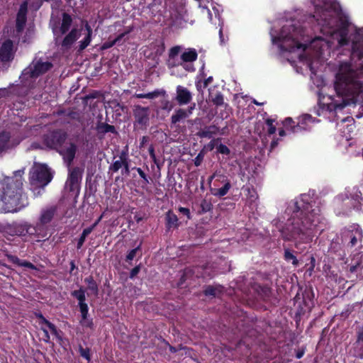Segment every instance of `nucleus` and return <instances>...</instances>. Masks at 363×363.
<instances>
[{
    "instance_id": "423d86ee",
    "label": "nucleus",
    "mask_w": 363,
    "mask_h": 363,
    "mask_svg": "<svg viewBox=\"0 0 363 363\" xmlns=\"http://www.w3.org/2000/svg\"><path fill=\"white\" fill-rule=\"evenodd\" d=\"M52 67L51 63L48 62H41L40 60L33 61L32 64L25 69L21 76V82L25 84L33 79L46 72Z\"/></svg>"
},
{
    "instance_id": "58836bf2",
    "label": "nucleus",
    "mask_w": 363,
    "mask_h": 363,
    "mask_svg": "<svg viewBox=\"0 0 363 363\" xmlns=\"http://www.w3.org/2000/svg\"><path fill=\"white\" fill-rule=\"evenodd\" d=\"M79 306L81 312L82 317L88 316L89 308L87 304L84 303H79Z\"/></svg>"
},
{
    "instance_id": "0eeeda50",
    "label": "nucleus",
    "mask_w": 363,
    "mask_h": 363,
    "mask_svg": "<svg viewBox=\"0 0 363 363\" xmlns=\"http://www.w3.org/2000/svg\"><path fill=\"white\" fill-rule=\"evenodd\" d=\"M318 122L311 116L306 114L302 116L298 121L297 125H292L293 123L291 118H287L284 121V125L287 130H290L293 133H298L302 130H308L311 128V124Z\"/></svg>"
},
{
    "instance_id": "4be33fe9",
    "label": "nucleus",
    "mask_w": 363,
    "mask_h": 363,
    "mask_svg": "<svg viewBox=\"0 0 363 363\" xmlns=\"http://www.w3.org/2000/svg\"><path fill=\"white\" fill-rule=\"evenodd\" d=\"M19 141L13 142L10 140V135L8 133H2L0 134V152L9 149L17 144H18Z\"/></svg>"
},
{
    "instance_id": "37998d69",
    "label": "nucleus",
    "mask_w": 363,
    "mask_h": 363,
    "mask_svg": "<svg viewBox=\"0 0 363 363\" xmlns=\"http://www.w3.org/2000/svg\"><path fill=\"white\" fill-rule=\"evenodd\" d=\"M218 152L220 154H223V155H228L230 154V150L229 148L225 145H223V144H220L218 147Z\"/></svg>"
},
{
    "instance_id": "ea45409f",
    "label": "nucleus",
    "mask_w": 363,
    "mask_h": 363,
    "mask_svg": "<svg viewBox=\"0 0 363 363\" xmlns=\"http://www.w3.org/2000/svg\"><path fill=\"white\" fill-rule=\"evenodd\" d=\"M274 120L272 119H267L266 123L268 126V133L269 134H274L276 132V127L273 125Z\"/></svg>"
},
{
    "instance_id": "5701e85b",
    "label": "nucleus",
    "mask_w": 363,
    "mask_h": 363,
    "mask_svg": "<svg viewBox=\"0 0 363 363\" xmlns=\"http://www.w3.org/2000/svg\"><path fill=\"white\" fill-rule=\"evenodd\" d=\"M131 30H132V28H129L127 30L119 34L114 40H108V41L104 43L103 45H101V49L102 50L108 49V48L113 47L114 45L120 43L121 40L123 39V38L125 35H128L129 33H130Z\"/></svg>"
},
{
    "instance_id": "4d7b16f0",
    "label": "nucleus",
    "mask_w": 363,
    "mask_h": 363,
    "mask_svg": "<svg viewBox=\"0 0 363 363\" xmlns=\"http://www.w3.org/2000/svg\"><path fill=\"white\" fill-rule=\"evenodd\" d=\"M42 330H43V333H44V335H45L44 340H45V342H48V341H49V340H50V336H49V335H48V330H46L45 328H43V327H42Z\"/></svg>"
},
{
    "instance_id": "9d476101",
    "label": "nucleus",
    "mask_w": 363,
    "mask_h": 363,
    "mask_svg": "<svg viewBox=\"0 0 363 363\" xmlns=\"http://www.w3.org/2000/svg\"><path fill=\"white\" fill-rule=\"evenodd\" d=\"M66 133L61 130H57L46 135L44 143L50 148L58 150L66 140Z\"/></svg>"
},
{
    "instance_id": "c756f323",
    "label": "nucleus",
    "mask_w": 363,
    "mask_h": 363,
    "mask_svg": "<svg viewBox=\"0 0 363 363\" xmlns=\"http://www.w3.org/2000/svg\"><path fill=\"white\" fill-rule=\"evenodd\" d=\"M36 316L40 319V325H46L52 333L57 335V330L54 324L46 320L41 313H37Z\"/></svg>"
},
{
    "instance_id": "b1692460",
    "label": "nucleus",
    "mask_w": 363,
    "mask_h": 363,
    "mask_svg": "<svg viewBox=\"0 0 363 363\" xmlns=\"http://www.w3.org/2000/svg\"><path fill=\"white\" fill-rule=\"evenodd\" d=\"M8 259L10 262L18 266L27 267L30 269H36L35 265H33L31 262H27L26 260H21L16 256L9 255Z\"/></svg>"
},
{
    "instance_id": "0e129e2a",
    "label": "nucleus",
    "mask_w": 363,
    "mask_h": 363,
    "mask_svg": "<svg viewBox=\"0 0 363 363\" xmlns=\"http://www.w3.org/2000/svg\"><path fill=\"white\" fill-rule=\"evenodd\" d=\"M150 155L152 157H155V153H154V150L152 147H150Z\"/></svg>"
},
{
    "instance_id": "f257e3e1",
    "label": "nucleus",
    "mask_w": 363,
    "mask_h": 363,
    "mask_svg": "<svg viewBox=\"0 0 363 363\" xmlns=\"http://www.w3.org/2000/svg\"><path fill=\"white\" fill-rule=\"evenodd\" d=\"M315 14L307 22L294 17L281 18L270 35L291 65L299 62L315 74L330 55L334 46L348 43L347 31L340 26V6L336 0H311Z\"/></svg>"
},
{
    "instance_id": "cd10ccee",
    "label": "nucleus",
    "mask_w": 363,
    "mask_h": 363,
    "mask_svg": "<svg viewBox=\"0 0 363 363\" xmlns=\"http://www.w3.org/2000/svg\"><path fill=\"white\" fill-rule=\"evenodd\" d=\"M230 187H231L230 183L229 182H225V184H224V186L223 187H221L220 189H215L212 190V194L214 196H218V197L224 196L225 195H226L228 194Z\"/></svg>"
},
{
    "instance_id": "412c9836",
    "label": "nucleus",
    "mask_w": 363,
    "mask_h": 363,
    "mask_svg": "<svg viewBox=\"0 0 363 363\" xmlns=\"http://www.w3.org/2000/svg\"><path fill=\"white\" fill-rule=\"evenodd\" d=\"M81 30L77 28H73L72 30L64 38L62 42V46L68 49L74 44V43L79 38Z\"/></svg>"
},
{
    "instance_id": "69168bd1",
    "label": "nucleus",
    "mask_w": 363,
    "mask_h": 363,
    "mask_svg": "<svg viewBox=\"0 0 363 363\" xmlns=\"http://www.w3.org/2000/svg\"><path fill=\"white\" fill-rule=\"evenodd\" d=\"M164 108H168L169 111H170L172 108V106L169 104V102L167 103V106L164 107Z\"/></svg>"
},
{
    "instance_id": "c03bdc74",
    "label": "nucleus",
    "mask_w": 363,
    "mask_h": 363,
    "mask_svg": "<svg viewBox=\"0 0 363 363\" xmlns=\"http://www.w3.org/2000/svg\"><path fill=\"white\" fill-rule=\"evenodd\" d=\"M138 249L139 247H136L131 250L126 256V260L129 262L132 261L135 258Z\"/></svg>"
},
{
    "instance_id": "39448f33",
    "label": "nucleus",
    "mask_w": 363,
    "mask_h": 363,
    "mask_svg": "<svg viewBox=\"0 0 363 363\" xmlns=\"http://www.w3.org/2000/svg\"><path fill=\"white\" fill-rule=\"evenodd\" d=\"M52 179V173L47 164L34 162L30 172V182L32 186L43 188Z\"/></svg>"
},
{
    "instance_id": "680f3d73",
    "label": "nucleus",
    "mask_w": 363,
    "mask_h": 363,
    "mask_svg": "<svg viewBox=\"0 0 363 363\" xmlns=\"http://www.w3.org/2000/svg\"><path fill=\"white\" fill-rule=\"evenodd\" d=\"M194 108H195V104H194L192 106L189 107V110L187 111V113L189 114V116L190 114H191L192 111L194 109Z\"/></svg>"
},
{
    "instance_id": "7c9ffc66",
    "label": "nucleus",
    "mask_w": 363,
    "mask_h": 363,
    "mask_svg": "<svg viewBox=\"0 0 363 363\" xmlns=\"http://www.w3.org/2000/svg\"><path fill=\"white\" fill-rule=\"evenodd\" d=\"M167 223L168 228L177 227L178 218L177 216L172 211H168L166 215Z\"/></svg>"
},
{
    "instance_id": "7ed1b4c3",
    "label": "nucleus",
    "mask_w": 363,
    "mask_h": 363,
    "mask_svg": "<svg viewBox=\"0 0 363 363\" xmlns=\"http://www.w3.org/2000/svg\"><path fill=\"white\" fill-rule=\"evenodd\" d=\"M320 209L311 203L308 194H303L291 201L282 216L277 228L282 238L294 241L295 247L303 252L304 244L310 243L320 220Z\"/></svg>"
},
{
    "instance_id": "72a5a7b5",
    "label": "nucleus",
    "mask_w": 363,
    "mask_h": 363,
    "mask_svg": "<svg viewBox=\"0 0 363 363\" xmlns=\"http://www.w3.org/2000/svg\"><path fill=\"white\" fill-rule=\"evenodd\" d=\"M284 258L288 262L291 261V263L294 266H297L298 264V261L296 256L288 249L284 251Z\"/></svg>"
},
{
    "instance_id": "de8ad7c7",
    "label": "nucleus",
    "mask_w": 363,
    "mask_h": 363,
    "mask_svg": "<svg viewBox=\"0 0 363 363\" xmlns=\"http://www.w3.org/2000/svg\"><path fill=\"white\" fill-rule=\"evenodd\" d=\"M205 294L206 296H216V290L211 287V286H208L206 290H205Z\"/></svg>"
},
{
    "instance_id": "a211bd4d",
    "label": "nucleus",
    "mask_w": 363,
    "mask_h": 363,
    "mask_svg": "<svg viewBox=\"0 0 363 363\" xmlns=\"http://www.w3.org/2000/svg\"><path fill=\"white\" fill-rule=\"evenodd\" d=\"M136 123L141 125H145L149 121V108L135 106L133 110Z\"/></svg>"
},
{
    "instance_id": "e2e57ef3",
    "label": "nucleus",
    "mask_w": 363,
    "mask_h": 363,
    "mask_svg": "<svg viewBox=\"0 0 363 363\" xmlns=\"http://www.w3.org/2000/svg\"><path fill=\"white\" fill-rule=\"evenodd\" d=\"M102 216H101L92 225L91 227H94V229L95 228V227L98 225V223H99V221L101 220Z\"/></svg>"
},
{
    "instance_id": "c85d7f7f",
    "label": "nucleus",
    "mask_w": 363,
    "mask_h": 363,
    "mask_svg": "<svg viewBox=\"0 0 363 363\" xmlns=\"http://www.w3.org/2000/svg\"><path fill=\"white\" fill-rule=\"evenodd\" d=\"M164 94V91H160V90H155L154 91L149 92L147 94H135L134 95L135 97L138 99H152L157 96H159L160 94Z\"/></svg>"
},
{
    "instance_id": "9b49d317",
    "label": "nucleus",
    "mask_w": 363,
    "mask_h": 363,
    "mask_svg": "<svg viewBox=\"0 0 363 363\" xmlns=\"http://www.w3.org/2000/svg\"><path fill=\"white\" fill-rule=\"evenodd\" d=\"M363 238L362 230L358 225H352L345 232V240H348L351 247H354L362 242Z\"/></svg>"
},
{
    "instance_id": "49530a36",
    "label": "nucleus",
    "mask_w": 363,
    "mask_h": 363,
    "mask_svg": "<svg viewBox=\"0 0 363 363\" xmlns=\"http://www.w3.org/2000/svg\"><path fill=\"white\" fill-rule=\"evenodd\" d=\"M178 210L181 213L186 216L189 219L191 218V213L189 208L184 207H179Z\"/></svg>"
},
{
    "instance_id": "603ef678",
    "label": "nucleus",
    "mask_w": 363,
    "mask_h": 363,
    "mask_svg": "<svg viewBox=\"0 0 363 363\" xmlns=\"http://www.w3.org/2000/svg\"><path fill=\"white\" fill-rule=\"evenodd\" d=\"M86 240V237H84V235H81L79 240H78V243H77V248L79 249L82 247V246L83 245L84 241Z\"/></svg>"
},
{
    "instance_id": "c9c22d12",
    "label": "nucleus",
    "mask_w": 363,
    "mask_h": 363,
    "mask_svg": "<svg viewBox=\"0 0 363 363\" xmlns=\"http://www.w3.org/2000/svg\"><path fill=\"white\" fill-rule=\"evenodd\" d=\"M245 190L247 191V198L251 202H254L257 199V194L253 188L247 187Z\"/></svg>"
},
{
    "instance_id": "a18cd8bd",
    "label": "nucleus",
    "mask_w": 363,
    "mask_h": 363,
    "mask_svg": "<svg viewBox=\"0 0 363 363\" xmlns=\"http://www.w3.org/2000/svg\"><path fill=\"white\" fill-rule=\"evenodd\" d=\"M204 157V154L203 152H201L198 154V155L194 159V164L198 167L201 164Z\"/></svg>"
},
{
    "instance_id": "e433bc0d",
    "label": "nucleus",
    "mask_w": 363,
    "mask_h": 363,
    "mask_svg": "<svg viewBox=\"0 0 363 363\" xmlns=\"http://www.w3.org/2000/svg\"><path fill=\"white\" fill-rule=\"evenodd\" d=\"M91 35H86L84 39L79 42V50H84L91 43Z\"/></svg>"
},
{
    "instance_id": "5fc2aeb1",
    "label": "nucleus",
    "mask_w": 363,
    "mask_h": 363,
    "mask_svg": "<svg viewBox=\"0 0 363 363\" xmlns=\"http://www.w3.org/2000/svg\"><path fill=\"white\" fill-rule=\"evenodd\" d=\"M196 89L199 91H202L204 88H203V82L202 81H198L196 84Z\"/></svg>"
},
{
    "instance_id": "bf43d9fd",
    "label": "nucleus",
    "mask_w": 363,
    "mask_h": 363,
    "mask_svg": "<svg viewBox=\"0 0 363 363\" xmlns=\"http://www.w3.org/2000/svg\"><path fill=\"white\" fill-rule=\"evenodd\" d=\"M358 340L363 342V328L358 333Z\"/></svg>"
},
{
    "instance_id": "2eb2a0df",
    "label": "nucleus",
    "mask_w": 363,
    "mask_h": 363,
    "mask_svg": "<svg viewBox=\"0 0 363 363\" xmlns=\"http://www.w3.org/2000/svg\"><path fill=\"white\" fill-rule=\"evenodd\" d=\"M352 57L363 59V28L357 30V39L352 43Z\"/></svg>"
},
{
    "instance_id": "473e14b6",
    "label": "nucleus",
    "mask_w": 363,
    "mask_h": 363,
    "mask_svg": "<svg viewBox=\"0 0 363 363\" xmlns=\"http://www.w3.org/2000/svg\"><path fill=\"white\" fill-rule=\"evenodd\" d=\"M126 162V160L123 158L122 156L120 157V159L116 160L111 166L110 169L113 172H118L121 168L123 167L125 163Z\"/></svg>"
},
{
    "instance_id": "4c0bfd02",
    "label": "nucleus",
    "mask_w": 363,
    "mask_h": 363,
    "mask_svg": "<svg viewBox=\"0 0 363 363\" xmlns=\"http://www.w3.org/2000/svg\"><path fill=\"white\" fill-rule=\"evenodd\" d=\"M211 101L216 106H220L223 104V97L220 93H218L214 97H211Z\"/></svg>"
},
{
    "instance_id": "f704fd0d",
    "label": "nucleus",
    "mask_w": 363,
    "mask_h": 363,
    "mask_svg": "<svg viewBox=\"0 0 363 363\" xmlns=\"http://www.w3.org/2000/svg\"><path fill=\"white\" fill-rule=\"evenodd\" d=\"M72 295L79 301V303H84L86 298H85V293L84 291L82 289L74 291L72 292Z\"/></svg>"
},
{
    "instance_id": "bb28decb",
    "label": "nucleus",
    "mask_w": 363,
    "mask_h": 363,
    "mask_svg": "<svg viewBox=\"0 0 363 363\" xmlns=\"http://www.w3.org/2000/svg\"><path fill=\"white\" fill-rule=\"evenodd\" d=\"M188 116L189 114L187 113L186 111L179 108L177 110L175 113L172 116L171 121L172 123L175 124Z\"/></svg>"
},
{
    "instance_id": "20e7f679",
    "label": "nucleus",
    "mask_w": 363,
    "mask_h": 363,
    "mask_svg": "<svg viewBox=\"0 0 363 363\" xmlns=\"http://www.w3.org/2000/svg\"><path fill=\"white\" fill-rule=\"evenodd\" d=\"M24 170L15 172V178L0 182V213H15L28 205L23 191L22 176Z\"/></svg>"
},
{
    "instance_id": "79ce46f5",
    "label": "nucleus",
    "mask_w": 363,
    "mask_h": 363,
    "mask_svg": "<svg viewBox=\"0 0 363 363\" xmlns=\"http://www.w3.org/2000/svg\"><path fill=\"white\" fill-rule=\"evenodd\" d=\"M80 324L83 327L91 328L92 326V321L91 320L89 319L87 316H85L84 318L82 317V319L80 320Z\"/></svg>"
},
{
    "instance_id": "09e8293b",
    "label": "nucleus",
    "mask_w": 363,
    "mask_h": 363,
    "mask_svg": "<svg viewBox=\"0 0 363 363\" xmlns=\"http://www.w3.org/2000/svg\"><path fill=\"white\" fill-rule=\"evenodd\" d=\"M140 269V267H139V266H137V267H134V268L131 270V272H130V277L131 279H133V277H135V276L139 273Z\"/></svg>"
},
{
    "instance_id": "dca6fc26",
    "label": "nucleus",
    "mask_w": 363,
    "mask_h": 363,
    "mask_svg": "<svg viewBox=\"0 0 363 363\" xmlns=\"http://www.w3.org/2000/svg\"><path fill=\"white\" fill-rule=\"evenodd\" d=\"M181 50L182 47L179 45L172 48L169 50L167 65L172 69L171 74L172 75H176L175 69L178 68L179 54Z\"/></svg>"
},
{
    "instance_id": "3c124183",
    "label": "nucleus",
    "mask_w": 363,
    "mask_h": 363,
    "mask_svg": "<svg viewBox=\"0 0 363 363\" xmlns=\"http://www.w3.org/2000/svg\"><path fill=\"white\" fill-rule=\"evenodd\" d=\"M93 230H94V227L91 226V227L86 228L83 230L82 235L86 238V236H88L92 232Z\"/></svg>"
},
{
    "instance_id": "a19ab883",
    "label": "nucleus",
    "mask_w": 363,
    "mask_h": 363,
    "mask_svg": "<svg viewBox=\"0 0 363 363\" xmlns=\"http://www.w3.org/2000/svg\"><path fill=\"white\" fill-rule=\"evenodd\" d=\"M79 352L82 357L86 359L87 361H90V352L88 348H83L81 347L79 348Z\"/></svg>"
},
{
    "instance_id": "6e6552de",
    "label": "nucleus",
    "mask_w": 363,
    "mask_h": 363,
    "mask_svg": "<svg viewBox=\"0 0 363 363\" xmlns=\"http://www.w3.org/2000/svg\"><path fill=\"white\" fill-rule=\"evenodd\" d=\"M16 47L10 39L0 41V62L7 63L11 62L15 56Z\"/></svg>"
},
{
    "instance_id": "774afa93",
    "label": "nucleus",
    "mask_w": 363,
    "mask_h": 363,
    "mask_svg": "<svg viewBox=\"0 0 363 363\" xmlns=\"http://www.w3.org/2000/svg\"><path fill=\"white\" fill-rule=\"evenodd\" d=\"M285 135H286V133H285V131H284V130H281L279 131V135H280V136L283 137V136H284Z\"/></svg>"
},
{
    "instance_id": "338daca9",
    "label": "nucleus",
    "mask_w": 363,
    "mask_h": 363,
    "mask_svg": "<svg viewBox=\"0 0 363 363\" xmlns=\"http://www.w3.org/2000/svg\"><path fill=\"white\" fill-rule=\"evenodd\" d=\"M277 145V141H272V143H271V147L273 148L276 145Z\"/></svg>"
},
{
    "instance_id": "6e6d98bb",
    "label": "nucleus",
    "mask_w": 363,
    "mask_h": 363,
    "mask_svg": "<svg viewBox=\"0 0 363 363\" xmlns=\"http://www.w3.org/2000/svg\"><path fill=\"white\" fill-rule=\"evenodd\" d=\"M130 172L129 171V167H128V162H126L123 166V170L122 171V174H128Z\"/></svg>"
},
{
    "instance_id": "ddd939ff",
    "label": "nucleus",
    "mask_w": 363,
    "mask_h": 363,
    "mask_svg": "<svg viewBox=\"0 0 363 363\" xmlns=\"http://www.w3.org/2000/svg\"><path fill=\"white\" fill-rule=\"evenodd\" d=\"M72 23V17L69 14L64 13L62 14V21L59 23V25L52 26V32L54 35L56 37H59L67 33L69 30Z\"/></svg>"
},
{
    "instance_id": "052dcab7",
    "label": "nucleus",
    "mask_w": 363,
    "mask_h": 363,
    "mask_svg": "<svg viewBox=\"0 0 363 363\" xmlns=\"http://www.w3.org/2000/svg\"><path fill=\"white\" fill-rule=\"evenodd\" d=\"M219 36H220V43L222 44L224 43L225 41H224L223 36L222 28H220V30H219Z\"/></svg>"
},
{
    "instance_id": "f03ea898",
    "label": "nucleus",
    "mask_w": 363,
    "mask_h": 363,
    "mask_svg": "<svg viewBox=\"0 0 363 363\" xmlns=\"http://www.w3.org/2000/svg\"><path fill=\"white\" fill-rule=\"evenodd\" d=\"M328 66L335 77L333 89L327 85L320 89L317 114L330 121L340 119L337 125L341 126L352 121L350 117L340 118L338 116L347 106L361 102L362 113L357 116H363V65L359 72L350 60H336Z\"/></svg>"
},
{
    "instance_id": "864d4df0",
    "label": "nucleus",
    "mask_w": 363,
    "mask_h": 363,
    "mask_svg": "<svg viewBox=\"0 0 363 363\" xmlns=\"http://www.w3.org/2000/svg\"><path fill=\"white\" fill-rule=\"evenodd\" d=\"M212 80H213L212 77H209L206 79H205L203 82V88H206L208 85V84L211 83Z\"/></svg>"
},
{
    "instance_id": "f8f14e48",
    "label": "nucleus",
    "mask_w": 363,
    "mask_h": 363,
    "mask_svg": "<svg viewBox=\"0 0 363 363\" xmlns=\"http://www.w3.org/2000/svg\"><path fill=\"white\" fill-rule=\"evenodd\" d=\"M76 150V145L72 143H65L57 150L58 152L62 156L67 166H70L71 163L72 162L75 157Z\"/></svg>"
},
{
    "instance_id": "13d9d810",
    "label": "nucleus",
    "mask_w": 363,
    "mask_h": 363,
    "mask_svg": "<svg viewBox=\"0 0 363 363\" xmlns=\"http://www.w3.org/2000/svg\"><path fill=\"white\" fill-rule=\"evenodd\" d=\"M85 28H86V30L87 31V35H91V34H92V29H91V26L88 24V23H86Z\"/></svg>"
},
{
    "instance_id": "aec40b11",
    "label": "nucleus",
    "mask_w": 363,
    "mask_h": 363,
    "mask_svg": "<svg viewBox=\"0 0 363 363\" xmlns=\"http://www.w3.org/2000/svg\"><path fill=\"white\" fill-rule=\"evenodd\" d=\"M176 99L179 105H185L189 104L192 99L191 93L182 86H177Z\"/></svg>"
},
{
    "instance_id": "1a4fd4ad",
    "label": "nucleus",
    "mask_w": 363,
    "mask_h": 363,
    "mask_svg": "<svg viewBox=\"0 0 363 363\" xmlns=\"http://www.w3.org/2000/svg\"><path fill=\"white\" fill-rule=\"evenodd\" d=\"M197 56L194 49H187L179 57L178 68L181 67L186 72H194L195 69L193 63L196 60Z\"/></svg>"
},
{
    "instance_id": "8fccbe9b",
    "label": "nucleus",
    "mask_w": 363,
    "mask_h": 363,
    "mask_svg": "<svg viewBox=\"0 0 363 363\" xmlns=\"http://www.w3.org/2000/svg\"><path fill=\"white\" fill-rule=\"evenodd\" d=\"M137 172L139 174V175L140 176V177L144 179L145 183H149V181H148V179H147L146 174L140 168H137Z\"/></svg>"
},
{
    "instance_id": "a878e982",
    "label": "nucleus",
    "mask_w": 363,
    "mask_h": 363,
    "mask_svg": "<svg viewBox=\"0 0 363 363\" xmlns=\"http://www.w3.org/2000/svg\"><path fill=\"white\" fill-rule=\"evenodd\" d=\"M218 129L217 127L212 125L204 128L201 130L198 135L201 138H211L214 135L218 133Z\"/></svg>"
},
{
    "instance_id": "4468645a",
    "label": "nucleus",
    "mask_w": 363,
    "mask_h": 363,
    "mask_svg": "<svg viewBox=\"0 0 363 363\" xmlns=\"http://www.w3.org/2000/svg\"><path fill=\"white\" fill-rule=\"evenodd\" d=\"M28 9V2L24 1L21 4L16 17V38H19L21 34L26 21V13Z\"/></svg>"
},
{
    "instance_id": "2f4dec72",
    "label": "nucleus",
    "mask_w": 363,
    "mask_h": 363,
    "mask_svg": "<svg viewBox=\"0 0 363 363\" xmlns=\"http://www.w3.org/2000/svg\"><path fill=\"white\" fill-rule=\"evenodd\" d=\"M84 282L87 284L88 289L91 290L95 295L98 294L99 289L98 285L94 280L92 277H86L84 279Z\"/></svg>"
},
{
    "instance_id": "6ab92c4d",
    "label": "nucleus",
    "mask_w": 363,
    "mask_h": 363,
    "mask_svg": "<svg viewBox=\"0 0 363 363\" xmlns=\"http://www.w3.org/2000/svg\"><path fill=\"white\" fill-rule=\"evenodd\" d=\"M82 169L79 167H74L69 169V177L66 182V184L69 186L70 190L74 189L82 178Z\"/></svg>"
},
{
    "instance_id": "f3484780",
    "label": "nucleus",
    "mask_w": 363,
    "mask_h": 363,
    "mask_svg": "<svg viewBox=\"0 0 363 363\" xmlns=\"http://www.w3.org/2000/svg\"><path fill=\"white\" fill-rule=\"evenodd\" d=\"M13 231L16 235L25 236L26 235H34L37 233V228L27 222H23L13 225Z\"/></svg>"
},
{
    "instance_id": "393cba45",
    "label": "nucleus",
    "mask_w": 363,
    "mask_h": 363,
    "mask_svg": "<svg viewBox=\"0 0 363 363\" xmlns=\"http://www.w3.org/2000/svg\"><path fill=\"white\" fill-rule=\"evenodd\" d=\"M55 210L53 208H47L41 211L40 222L41 224H46L51 221L54 216Z\"/></svg>"
}]
</instances>
